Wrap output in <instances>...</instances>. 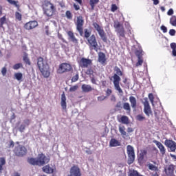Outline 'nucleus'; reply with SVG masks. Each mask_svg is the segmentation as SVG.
I'll list each match as a JSON object with an SVG mask.
<instances>
[{"label": "nucleus", "instance_id": "34", "mask_svg": "<svg viewBox=\"0 0 176 176\" xmlns=\"http://www.w3.org/2000/svg\"><path fill=\"white\" fill-rule=\"evenodd\" d=\"M100 2V0H90L89 1V5L91 8L92 10H94V8H96V5Z\"/></svg>", "mask_w": 176, "mask_h": 176}, {"label": "nucleus", "instance_id": "19", "mask_svg": "<svg viewBox=\"0 0 176 176\" xmlns=\"http://www.w3.org/2000/svg\"><path fill=\"white\" fill-rule=\"evenodd\" d=\"M37 67H38V69H42V68H45L47 66V63H45L43 61V58L40 56L37 59Z\"/></svg>", "mask_w": 176, "mask_h": 176}, {"label": "nucleus", "instance_id": "31", "mask_svg": "<svg viewBox=\"0 0 176 176\" xmlns=\"http://www.w3.org/2000/svg\"><path fill=\"white\" fill-rule=\"evenodd\" d=\"M6 164V160H5V157H1L0 158V173H2L3 170V166Z\"/></svg>", "mask_w": 176, "mask_h": 176}, {"label": "nucleus", "instance_id": "22", "mask_svg": "<svg viewBox=\"0 0 176 176\" xmlns=\"http://www.w3.org/2000/svg\"><path fill=\"white\" fill-rule=\"evenodd\" d=\"M60 105L62 107V109H67V97H65V92L61 94Z\"/></svg>", "mask_w": 176, "mask_h": 176}, {"label": "nucleus", "instance_id": "58", "mask_svg": "<svg viewBox=\"0 0 176 176\" xmlns=\"http://www.w3.org/2000/svg\"><path fill=\"white\" fill-rule=\"evenodd\" d=\"M106 94H107V97H109V96H111L112 94V89H107L106 91Z\"/></svg>", "mask_w": 176, "mask_h": 176}, {"label": "nucleus", "instance_id": "48", "mask_svg": "<svg viewBox=\"0 0 176 176\" xmlns=\"http://www.w3.org/2000/svg\"><path fill=\"white\" fill-rule=\"evenodd\" d=\"M129 176H141V175L138 173V171L133 170L132 172L129 173Z\"/></svg>", "mask_w": 176, "mask_h": 176}, {"label": "nucleus", "instance_id": "6", "mask_svg": "<svg viewBox=\"0 0 176 176\" xmlns=\"http://www.w3.org/2000/svg\"><path fill=\"white\" fill-rule=\"evenodd\" d=\"M113 27L116 30L119 38H126V31L124 30L123 25L120 24V22H114Z\"/></svg>", "mask_w": 176, "mask_h": 176}, {"label": "nucleus", "instance_id": "56", "mask_svg": "<svg viewBox=\"0 0 176 176\" xmlns=\"http://www.w3.org/2000/svg\"><path fill=\"white\" fill-rule=\"evenodd\" d=\"M175 33L176 32H175V30L174 29H170L169 30V35H170V36H174L175 35Z\"/></svg>", "mask_w": 176, "mask_h": 176}, {"label": "nucleus", "instance_id": "32", "mask_svg": "<svg viewBox=\"0 0 176 176\" xmlns=\"http://www.w3.org/2000/svg\"><path fill=\"white\" fill-rule=\"evenodd\" d=\"M123 109L126 111L128 114H130V112H131V107H130V104L129 102H124L123 104Z\"/></svg>", "mask_w": 176, "mask_h": 176}, {"label": "nucleus", "instance_id": "12", "mask_svg": "<svg viewBox=\"0 0 176 176\" xmlns=\"http://www.w3.org/2000/svg\"><path fill=\"white\" fill-rule=\"evenodd\" d=\"M78 63L80 68H89V67H91V65H93V61L91 60V59L81 58Z\"/></svg>", "mask_w": 176, "mask_h": 176}, {"label": "nucleus", "instance_id": "41", "mask_svg": "<svg viewBox=\"0 0 176 176\" xmlns=\"http://www.w3.org/2000/svg\"><path fill=\"white\" fill-rule=\"evenodd\" d=\"M14 76L17 80H21L23 79V74L21 73H16Z\"/></svg>", "mask_w": 176, "mask_h": 176}, {"label": "nucleus", "instance_id": "39", "mask_svg": "<svg viewBox=\"0 0 176 176\" xmlns=\"http://www.w3.org/2000/svg\"><path fill=\"white\" fill-rule=\"evenodd\" d=\"M148 168L149 170H151V171H159V168H157V166L153 164H149Z\"/></svg>", "mask_w": 176, "mask_h": 176}, {"label": "nucleus", "instance_id": "51", "mask_svg": "<svg viewBox=\"0 0 176 176\" xmlns=\"http://www.w3.org/2000/svg\"><path fill=\"white\" fill-rule=\"evenodd\" d=\"M117 10H118V6H116V4H112L111 8V12H116Z\"/></svg>", "mask_w": 176, "mask_h": 176}, {"label": "nucleus", "instance_id": "3", "mask_svg": "<svg viewBox=\"0 0 176 176\" xmlns=\"http://www.w3.org/2000/svg\"><path fill=\"white\" fill-rule=\"evenodd\" d=\"M43 10L44 14H45L47 17H52V16H54V14H56V12H57L56 6H54V4L52 3V2L49 1H44L43 4Z\"/></svg>", "mask_w": 176, "mask_h": 176}, {"label": "nucleus", "instance_id": "53", "mask_svg": "<svg viewBox=\"0 0 176 176\" xmlns=\"http://www.w3.org/2000/svg\"><path fill=\"white\" fill-rule=\"evenodd\" d=\"M19 130L20 133H24V130H25V124H21L19 126Z\"/></svg>", "mask_w": 176, "mask_h": 176}, {"label": "nucleus", "instance_id": "28", "mask_svg": "<svg viewBox=\"0 0 176 176\" xmlns=\"http://www.w3.org/2000/svg\"><path fill=\"white\" fill-rule=\"evenodd\" d=\"M110 146L114 147V146H120V142L118 141L116 139H111L110 142H109Z\"/></svg>", "mask_w": 176, "mask_h": 176}, {"label": "nucleus", "instance_id": "49", "mask_svg": "<svg viewBox=\"0 0 176 176\" xmlns=\"http://www.w3.org/2000/svg\"><path fill=\"white\" fill-rule=\"evenodd\" d=\"M58 39H60V41H62V42H63L64 43H67V41H65L64 37H63V34L58 33Z\"/></svg>", "mask_w": 176, "mask_h": 176}, {"label": "nucleus", "instance_id": "10", "mask_svg": "<svg viewBox=\"0 0 176 176\" xmlns=\"http://www.w3.org/2000/svg\"><path fill=\"white\" fill-rule=\"evenodd\" d=\"M72 69V65L69 63H63L59 65L58 69V74H65V72H70Z\"/></svg>", "mask_w": 176, "mask_h": 176}, {"label": "nucleus", "instance_id": "17", "mask_svg": "<svg viewBox=\"0 0 176 176\" xmlns=\"http://www.w3.org/2000/svg\"><path fill=\"white\" fill-rule=\"evenodd\" d=\"M165 145L168 148H170V151L172 152H174L176 149V143L175 142L170 140H165Z\"/></svg>", "mask_w": 176, "mask_h": 176}, {"label": "nucleus", "instance_id": "16", "mask_svg": "<svg viewBox=\"0 0 176 176\" xmlns=\"http://www.w3.org/2000/svg\"><path fill=\"white\" fill-rule=\"evenodd\" d=\"M98 60L102 65L105 66L107 64V56L104 54V52H99Z\"/></svg>", "mask_w": 176, "mask_h": 176}, {"label": "nucleus", "instance_id": "40", "mask_svg": "<svg viewBox=\"0 0 176 176\" xmlns=\"http://www.w3.org/2000/svg\"><path fill=\"white\" fill-rule=\"evenodd\" d=\"M144 63V59L142 58H138V62L135 64V67H140Z\"/></svg>", "mask_w": 176, "mask_h": 176}, {"label": "nucleus", "instance_id": "37", "mask_svg": "<svg viewBox=\"0 0 176 176\" xmlns=\"http://www.w3.org/2000/svg\"><path fill=\"white\" fill-rule=\"evenodd\" d=\"M6 23V16H3L0 19V28H3V24Z\"/></svg>", "mask_w": 176, "mask_h": 176}, {"label": "nucleus", "instance_id": "47", "mask_svg": "<svg viewBox=\"0 0 176 176\" xmlns=\"http://www.w3.org/2000/svg\"><path fill=\"white\" fill-rule=\"evenodd\" d=\"M78 89H79V87L78 85H74L69 88V91L70 92L76 91Z\"/></svg>", "mask_w": 176, "mask_h": 176}, {"label": "nucleus", "instance_id": "33", "mask_svg": "<svg viewBox=\"0 0 176 176\" xmlns=\"http://www.w3.org/2000/svg\"><path fill=\"white\" fill-rule=\"evenodd\" d=\"M142 53H144V51H142V49L136 50L135 51V54L138 58H142V56H144V54Z\"/></svg>", "mask_w": 176, "mask_h": 176}, {"label": "nucleus", "instance_id": "62", "mask_svg": "<svg viewBox=\"0 0 176 176\" xmlns=\"http://www.w3.org/2000/svg\"><path fill=\"white\" fill-rule=\"evenodd\" d=\"M170 47L173 50H176V43H170Z\"/></svg>", "mask_w": 176, "mask_h": 176}, {"label": "nucleus", "instance_id": "52", "mask_svg": "<svg viewBox=\"0 0 176 176\" xmlns=\"http://www.w3.org/2000/svg\"><path fill=\"white\" fill-rule=\"evenodd\" d=\"M85 74L87 75H93V74H94V71H93L91 68H89L86 71Z\"/></svg>", "mask_w": 176, "mask_h": 176}, {"label": "nucleus", "instance_id": "13", "mask_svg": "<svg viewBox=\"0 0 176 176\" xmlns=\"http://www.w3.org/2000/svg\"><path fill=\"white\" fill-rule=\"evenodd\" d=\"M69 176H82V173H80V168H79V166L74 165L70 168V175Z\"/></svg>", "mask_w": 176, "mask_h": 176}, {"label": "nucleus", "instance_id": "24", "mask_svg": "<svg viewBox=\"0 0 176 176\" xmlns=\"http://www.w3.org/2000/svg\"><path fill=\"white\" fill-rule=\"evenodd\" d=\"M148 153V151L146 150H141L140 153L138 156V162L140 163H142L144 162V159L145 158V156H146V154Z\"/></svg>", "mask_w": 176, "mask_h": 176}, {"label": "nucleus", "instance_id": "4", "mask_svg": "<svg viewBox=\"0 0 176 176\" xmlns=\"http://www.w3.org/2000/svg\"><path fill=\"white\" fill-rule=\"evenodd\" d=\"M87 45L89 46V50H95V52H98V43L97 42V38L96 35L92 34L88 39H87Z\"/></svg>", "mask_w": 176, "mask_h": 176}, {"label": "nucleus", "instance_id": "57", "mask_svg": "<svg viewBox=\"0 0 176 176\" xmlns=\"http://www.w3.org/2000/svg\"><path fill=\"white\" fill-rule=\"evenodd\" d=\"M6 72H8V69H6V67H3L1 69V74L3 76H5V75H6Z\"/></svg>", "mask_w": 176, "mask_h": 176}, {"label": "nucleus", "instance_id": "64", "mask_svg": "<svg viewBox=\"0 0 176 176\" xmlns=\"http://www.w3.org/2000/svg\"><path fill=\"white\" fill-rule=\"evenodd\" d=\"M126 131L128 134H130V133H133V131H134V129L131 127H128Z\"/></svg>", "mask_w": 176, "mask_h": 176}, {"label": "nucleus", "instance_id": "7", "mask_svg": "<svg viewBox=\"0 0 176 176\" xmlns=\"http://www.w3.org/2000/svg\"><path fill=\"white\" fill-rule=\"evenodd\" d=\"M126 153L128 155V164H133L135 160V153L134 152V147L131 145L126 146Z\"/></svg>", "mask_w": 176, "mask_h": 176}, {"label": "nucleus", "instance_id": "59", "mask_svg": "<svg viewBox=\"0 0 176 176\" xmlns=\"http://www.w3.org/2000/svg\"><path fill=\"white\" fill-rule=\"evenodd\" d=\"M168 16H173L174 14V10L173 8L169 9V10L167 12Z\"/></svg>", "mask_w": 176, "mask_h": 176}, {"label": "nucleus", "instance_id": "2", "mask_svg": "<svg viewBox=\"0 0 176 176\" xmlns=\"http://www.w3.org/2000/svg\"><path fill=\"white\" fill-rule=\"evenodd\" d=\"M50 162V157L43 153L38 154L36 158L30 157L28 159V162L32 166H45Z\"/></svg>", "mask_w": 176, "mask_h": 176}, {"label": "nucleus", "instance_id": "9", "mask_svg": "<svg viewBox=\"0 0 176 176\" xmlns=\"http://www.w3.org/2000/svg\"><path fill=\"white\" fill-rule=\"evenodd\" d=\"M85 25V19L83 16L80 15L77 16V21L76 23V30L79 32L80 35H83V25Z\"/></svg>", "mask_w": 176, "mask_h": 176}, {"label": "nucleus", "instance_id": "29", "mask_svg": "<svg viewBox=\"0 0 176 176\" xmlns=\"http://www.w3.org/2000/svg\"><path fill=\"white\" fill-rule=\"evenodd\" d=\"M120 122L121 123H122V124H129V123H130V121L129 120V117L126 116H122L120 118Z\"/></svg>", "mask_w": 176, "mask_h": 176}, {"label": "nucleus", "instance_id": "23", "mask_svg": "<svg viewBox=\"0 0 176 176\" xmlns=\"http://www.w3.org/2000/svg\"><path fill=\"white\" fill-rule=\"evenodd\" d=\"M42 170L46 174H53L54 173V168H52L50 164L43 166Z\"/></svg>", "mask_w": 176, "mask_h": 176}, {"label": "nucleus", "instance_id": "63", "mask_svg": "<svg viewBox=\"0 0 176 176\" xmlns=\"http://www.w3.org/2000/svg\"><path fill=\"white\" fill-rule=\"evenodd\" d=\"M9 148H14V142L13 140L10 141Z\"/></svg>", "mask_w": 176, "mask_h": 176}, {"label": "nucleus", "instance_id": "43", "mask_svg": "<svg viewBox=\"0 0 176 176\" xmlns=\"http://www.w3.org/2000/svg\"><path fill=\"white\" fill-rule=\"evenodd\" d=\"M85 38H86V39H89V38H90V35H91V33L90 32H89V30L87 29H85Z\"/></svg>", "mask_w": 176, "mask_h": 176}, {"label": "nucleus", "instance_id": "55", "mask_svg": "<svg viewBox=\"0 0 176 176\" xmlns=\"http://www.w3.org/2000/svg\"><path fill=\"white\" fill-rule=\"evenodd\" d=\"M160 30L162 31V32H164V34H166V32H167V27L163 25L160 27Z\"/></svg>", "mask_w": 176, "mask_h": 176}, {"label": "nucleus", "instance_id": "27", "mask_svg": "<svg viewBox=\"0 0 176 176\" xmlns=\"http://www.w3.org/2000/svg\"><path fill=\"white\" fill-rule=\"evenodd\" d=\"M40 72H41L43 76L45 78H49L50 76V72L47 69V67L40 69Z\"/></svg>", "mask_w": 176, "mask_h": 176}, {"label": "nucleus", "instance_id": "54", "mask_svg": "<svg viewBox=\"0 0 176 176\" xmlns=\"http://www.w3.org/2000/svg\"><path fill=\"white\" fill-rule=\"evenodd\" d=\"M79 79V74H76L72 78V82H77Z\"/></svg>", "mask_w": 176, "mask_h": 176}, {"label": "nucleus", "instance_id": "5", "mask_svg": "<svg viewBox=\"0 0 176 176\" xmlns=\"http://www.w3.org/2000/svg\"><path fill=\"white\" fill-rule=\"evenodd\" d=\"M92 25L99 34V36H100L102 41H103L104 42H107L108 38H107V34H105V31H104V28L98 25L97 22L93 23Z\"/></svg>", "mask_w": 176, "mask_h": 176}, {"label": "nucleus", "instance_id": "25", "mask_svg": "<svg viewBox=\"0 0 176 176\" xmlns=\"http://www.w3.org/2000/svg\"><path fill=\"white\" fill-rule=\"evenodd\" d=\"M81 89L84 93H90V91L94 90V89L91 87V85L86 84H83L81 87Z\"/></svg>", "mask_w": 176, "mask_h": 176}, {"label": "nucleus", "instance_id": "60", "mask_svg": "<svg viewBox=\"0 0 176 176\" xmlns=\"http://www.w3.org/2000/svg\"><path fill=\"white\" fill-rule=\"evenodd\" d=\"M107 98V96H98V101H104V100H105Z\"/></svg>", "mask_w": 176, "mask_h": 176}, {"label": "nucleus", "instance_id": "46", "mask_svg": "<svg viewBox=\"0 0 176 176\" xmlns=\"http://www.w3.org/2000/svg\"><path fill=\"white\" fill-rule=\"evenodd\" d=\"M10 3L11 5H14V6H16V8H17L18 9H20V6L19 4H17V3H19V1H16L14 0H11Z\"/></svg>", "mask_w": 176, "mask_h": 176}, {"label": "nucleus", "instance_id": "18", "mask_svg": "<svg viewBox=\"0 0 176 176\" xmlns=\"http://www.w3.org/2000/svg\"><path fill=\"white\" fill-rule=\"evenodd\" d=\"M153 142L160 149V153L162 155V156H164V155H166V148L164 147V146L157 140H154Z\"/></svg>", "mask_w": 176, "mask_h": 176}, {"label": "nucleus", "instance_id": "21", "mask_svg": "<svg viewBox=\"0 0 176 176\" xmlns=\"http://www.w3.org/2000/svg\"><path fill=\"white\" fill-rule=\"evenodd\" d=\"M67 35L69 37V39H71L72 42H73L74 45H78V43H79L78 40L76 38V37H75V34H74V32H67Z\"/></svg>", "mask_w": 176, "mask_h": 176}, {"label": "nucleus", "instance_id": "15", "mask_svg": "<svg viewBox=\"0 0 176 176\" xmlns=\"http://www.w3.org/2000/svg\"><path fill=\"white\" fill-rule=\"evenodd\" d=\"M36 27H38V21H30L24 25L25 30H34Z\"/></svg>", "mask_w": 176, "mask_h": 176}, {"label": "nucleus", "instance_id": "50", "mask_svg": "<svg viewBox=\"0 0 176 176\" xmlns=\"http://www.w3.org/2000/svg\"><path fill=\"white\" fill-rule=\"evenodd\" d=\"M148 98H149L151 104H153V102L155 101V97L153 96V94H148Z\"/></svg>", "mask_w": 176, "mask_h": 176}, {"label": "nucleus", "instance_id": "61", "mask_svg": "<svg viewBox=\"0 0 176 176\" xmlns=\"http://www.w3.org/2000/svg\"><path fill=\"white\" fill-rule=\"evenodd\" d=\"M110 100L112 102H116V96H115V95H111Z\"/></svg>", "mask_w": 176, "mask_h": 176}, {"label": "nucleus", "instance_id": "30", "mask_svg": "<svg viewBox=\"0 0 176 176\" xmlns=\"http://www.w3.org/2000/svg\"><path fill=\"white\" fill-rule=\"evenodd\" d=\"M119 131L122 137L127 136V133L126 132V127L122 125L121 126H119Z\"/></svg>", "mask_w": 176, "mask_h": 176}, {"label": "nucleus", "instance_id": "38", "mask_svg": "<svg viewBox=\"0 0 176 176\" xmlns=\"http://www.w3.org/2000/svg\"><path fill=\"white\" fill-rule=\"evenodd\" d=\"M15 19L18 20V21H21L23 19V15L19 12H15Z\"/></svg>", "mask_w": 176, "mask_h": 176}, {"label": "nucleus", "instance_id": "1", "mask_svg": "<svg viewBox=\"0 0 176 176\" xmlns=\"http://www.w3.org/2000/svg\"><path fill=\"white\" fill-rule=\"evenodd\" d=\"M113 71L114 72H116V74H114L113 76H112L113 79V83L114 87L116 90L118 91L119 94L123 96V89H122L120 85L121 80L120 76H123V72H122V70H120V68H119V67L118 66L114 67Z\"/></svg>", "mask_w": 176, "mask_h": 176}, {"label": "nucleus", "instance_id": "11", "mask_svg": "<svg viewBox=\"0 0 176 176\" xmlns=\"http://www.w3.org/2000/svg\"><path fill=\"white\" fill-rule=\"evenodd\" d=\"M144 105V112L146 116L150 117L152 115V109L151 108V104H149V101L148 98H144L142 101Z\"/></svg>", "mask_w": 176, "mask_h": 176}, {"label": "nucleus", "instance_id": "42", "mask_svg": "<svg viewBox=\"0 0 176 176\" xmlns=\"http://www.w3.org/2000/svg\"><path fill=\"white\" fill-rule=\"evenodd\" d=\"M12 68H13V69H20V68H23V64L22 63H16L13 65Z\"/></svg>", "mask_w": 176, "mask_h": 176}, {"label": "nucleus", "instance_id": "14", "mask_svg": "<svg viewBox=\"0 0 176 176\" xmlns=\"http://www.w3.org/2000/svg\"><path fill=\"white\" fill-rule=\"evenodd\" d=\"M174 170H175V166H174L173 164L168 165L164 168L165 173L168 176H173Z\"/></svg>", "mask_w": 176, "mask_h": 176}, {"label": "nucleus", "instance_id": "45", "mask_svg": "<svg viewBox=\"0 0 176 176\" xmlns=\"http://www.w3.org/2000/svg\"><path fill=\"white\" fill-rule=\"evenodd\" d=\"M66 17L67 19H68L69 20H72V13H71V11H66Z\"/></svg>", "mask_w": 176, "mask_h": 176}, {"label": "nucleus", "instance_id": "20", "mask_svg": "<svg viewBox=\"0 0 176 176\" xmlns=\"http://www.w3.org/2000/svg\"><path fill=\"white\" fill-rule=\"evenodd\" d=\"M67 35L69 37V39H71L72 42H73L74 45H78V43H79L78 40L76 38V37H75V34H74V32H67Z\"/></svg>", "mask_w": 176, "mask_h": 176}, {"label": "nucleus", "instance_id": "35", "mask_svg": "<svg viewBox=\"0 0 176 176\" xmlns=\"http://www.w3.org/2000/svg\"><path fill=\"white\" fill-rule=\"evenodd\" d=\"M146 118H145V116H144L142 114H138L136 116V120H138V122H144V120H146Z\"/></svg>", "mask_w": 176, "mask_h": 176}, {"label": "nucleus", "instance_id": "26", "mask_svg": "<svg viewBox=\"0 0 176 176\" xmlns=\"http://www.w3.org/2000/svg\"><path fill=\"white\" fill-rule=\"evenodd\" d=\"M129 102H131V107L133 109H137V99L134 96L129 97Z\"/></svg>", "mask_w": 176, "mask_h": 176}, {"label": "nucleus", "instance_id": "44", "mask_svg": "<svg viewBox=\"0 0 176 176\" xmlns=\"http://www.w3.org/2000/svg\"><path fill=\"white\" fill-rule=\"evenodd\" d=\"M23 61L28 64V65H31V61L30 60V58L27 56H23Z\"/></svg>", "mask_w": 176, "mask_h": 176}, {"label": "nucleus", "instance_id": "36", "mask_svg": "<svg viewBox=\"0 0 176 176\" xmlns=\"http://www.w3.org/2000/svg\"><path fill=\"white\" fill-rule=\"evenodd\" d=\"M170 24L173 27H176V16L175 15L172 16L170 19Z\"/></svg>", "mask_w": 176, "mask_h": 176}, {"label": "nucleus", "instance_id": "8", "mask_svg": "<svg viewBox=\"0 0 176 176\" xmlns=\"http://www.w3.org/2000/svg\"><path fill=\"white\" fill-rule=\"evenodd\" d=\"M13 152L15 156L23 157V156H25L27 155V148L24 146L18 145L14 148Z\"/></svg>", "mask_w": 176, "mask_h": 176}]
</instances>
